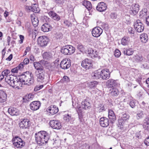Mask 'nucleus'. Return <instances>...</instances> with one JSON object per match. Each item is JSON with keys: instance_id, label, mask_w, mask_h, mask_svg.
<instances>
[{"instance_id": "nucleus-45", "label": "nucleus", "mask_w": 149, "mask_h": 149, "mask_svg": "<svg viewBox=\"0 0 149 149\" xmlns=\"http://www.w3.org/2000/svg\"><path fill=\"white\" fill-rule=\"evenodd\" d=\"M55 65L54 64L49 63L47 66V69L51 71H53L55 68Z\"/></svg>"}, {"instance_id": "nucleus-5", "label": "nucleus", "mask_w": 149, "mask_h": 149, "mask_svg": "<svg viewBox=\"0 0 149 149\" xmlns=\"http://www.w3.org/2000/svg\"><path fill=\"white\" fill-rule=\"evenodd\" d=\"M49 42V39L47 36H45L39 37L37 39L38 45L42 48L46 47Z\"/></svg>"}, {"instance_id": "nucleus-32", "label": "nucleus", "mask_w": 149, "mask_h": 149, "mask_svg": "<svg viewBox=\"0 0 149 149\" xmlns=\"http://www.w3.org/2000/svg\"><path fill=\"white\" fill-rule=\"evenodd\" d=\"M98 83V82L95 81L89 82L87 83V86L91 88H93L96 86Z\"/></svg>"}, {"instance_id": "nucleus-12", "label": "nucleus", "mask_w": 149, "mask_h": 149, "mask_svg": "<svg viewBox=\"0 0 149 149\" xmlns=\"http://www.w3.org/2000/svg\"><path fill=\"white\" fill-rule=\"evenodd\" d=\"M101 78L104 80H107L108 79L110 75V72L108 69H104L100 72Z\"/></svg>"}, {"instance_id": "nucleus-43", "label": "nucleus", "mask_w": 149, "mask_h": 149, "mask_svg": "<svg viewBox=\"0 0 149 149\" xmlns=\"http://www.w3.org/2000/svg\"><path fill=\"white\" fill-rule=\"evenodd\" d=\"M145 113L143 111H140L137 114L136 117L137 119H141L144 117Z\"/></svg>"}, {"instance_id": "nucleus-7", "label": "nucleus", "mask_w": 149, "mask_h": 149, "mask_svg": "<svg viewBox=\"0 0 149 149\" xmlns=\"http://www.w3.org/2000/svg\"><path fill=\"white\" fill-rule=\"evenodd\" d=\"M134 26L135 30L139 33L143 32L144 29V26L140 20L138 19L134 23Z\"/></svg>"}, {"instance_id": "nucleus-20", "label": "nucleus", "mask_w": 149, "mask_h": 149, "mask_svg": "<svg viewBox=\"0 0 149 149\" xmlns=\"http://www.w3.org/2000/svg\"><path fill=\"white\" fill-rule=\"evenodd\" d=\"M96 8L97 10L99 12L104 11L107 9V6L104 2H101L98 3Z\"/></svg>"}, {"instance_id": "nucleus-6", "label": "nucleus", "mask_w": 149, "mask_h": 149, "mask_svg": "<svg viewBox=\"0 0 149 149\" xmlns=\"http://www.w3.org/2000/svg\"><path fill=\"white\" fill-rule=\"evenodd\" d=\"M14 146L17 148H21L25 146V142L20 138L15 137L12 140Z\"/></svg>"}, {"instance_id": "nucleus-44", "label": "nucleus", "mask_w": 149, "mask_h": 149, "mask_svg": "<svg viewBox=\"0 0 149 149\" xmlns=\"http://www.w3.org/2000/svg\"><path fill=\"white\" fill-rule=\"evenodd\" d=\"M129 115L126 113L124 114L121 117H120L121 119H122L125 122L128 120L129 119Z\"/></svg>"}, {"instance_id": "nucleus-40", "label": "nucleus", "mask_w": 149, "mask_h": 149, "mask_svg": "<svg viewBox=\"0 0 149 149\" xmlns=\"http://www.w3.org/2000/svg\"><path fill=\"white\" fill-rule=\"evenodd\" d=\"M43 57L44 58L49 59L52 57V56L50 52H46L43 54Z\"/></svg>"}, {"instance_id": "nucleus-41", "label": "nucleus", "mask_w": 149, "mask_h": 149, "mask_svg": "<svg viewBox=\"0 0 149 149\" xmlns=\"http://www.w3.org/2000/svg\"><path fill=\"white\" fill-rule=\"evenodd\" d=\"M129 38L128 37H124L121 40V44L123 45H125L128 44Z\"/></svg>"}, {"instance_id": "nucleus-26", "label": "nucleus", "mask_w": 149, "mask_h": 149, "mask_svg": "<svg viewBox=\"0 0 149 149\" xmlns=\"http://www.w3.org/2000/svg\"><path fill=\"white\" fill-rule=\"evenodd\" d=\"M31 17L33 25L35 27L37 26L39 23L38 18L36 17L34 14L31 15Z\"/></svg>"}, {"instance_id": "nucleus-62", "label": "nucleus", "mask_w": 149, "mask_h": 149, "mask_svg": "<svg viewBox=\"0 0 149 149\" xmlns=\"http://www.w3.org/2000/svg\"><path fill=\"white\" fill-rule=\"evenodd\" d=\"M77 49L81 52H82L84 50V47L82 45H79L77 47Z\"/></svg>"}, {"instance_id": "nucleus-38", "label": "nucleus", "mask_w": 149, "mask_h": 149, "mask_svg": "<svg viewBox=\"0 0 149 149\" xmlns=\"http://www.w3.org/2000/svg\"><path fill=\"white\" fill-rule=\"evenodd\" d=\"M96 109L97 111L99 113L105 110L104 105L102 104H99L98 107L96 108Z\"/></svg>"}, {"instance_id": "nucleus-27", "label": "nucleus", "mask_w": 149, "mask_h": 149, "mask_svg": "<svg viewBox=\"0 0 149 149\" xmlns=\"http://www.w3.org/2000/svg\"><path fill=\"white\" fill-rule=\"evenodd\" d=\"M35 68L38 71L40 72L44 70V68L42 65L40 64L38 62H35L33 63Z\"/></svg>"}, {"instance_id": "nucleus-57", "label": "nucleus", "mask_w": 149, "mask_h": 149, "mask_svg": "<svg viewBox=\"0 0 149 149\" xmlns=\"http://www.w3.org/2000/svg\"><path fill=\"white\" fill-rule=\"evenodd\" d=\"M128 31L129 33L131 34H133L134 33V31L133 29L131 27H129L128 28Z\"/></svg>"}, {"instance_id": "nucleus-2", "label": "nucleus", "mask_w": 149, "mask_h": 149, "mask_svg": "<svg viewBox=\"0 0 149 149\" xmlns=\"http://www.w3.org/2000/svg\"><path fill=\"white\" fill-rule=\"evenodd\" d=\"M35 137L36 142L38 144L41 146L48 142L50 136L46 132L41 131L35 133Z\"/></svg>"}, {"instance_id": "nucleus-29", "label": "nucleus", "mask_w": 149, "mask_h": 149, "mask_svg": "<svg viewBox=\"0 0 149 149\" xmlns=\"http://www.w3.org/2000/svg\"><path fill=\"white\" fill-rule=\"evenodd\" d=\"M28 9L35 13H38L40 12L39 8L38 7V6L36 4H34L32 6L28 7Z\"/></svg>"}, {"instance_id": "nucleus-46", "label": "nucleus", "mask_w": 149, "mask_h": 149, "mask_svg": "<svg viewBox=\"0 0 149 149\" xmlns=\"http://www.w3.org/2000/svg\"><path fill=\"white\" fill-rule=\"evenodd\" d=\"M55 38L57 40H60L63 38V34L61 33H57L55 36Z\"/></svg>"}, {"instance_id": "nucleus-42", "label": "nucleus", "mask_w": 149, "mask_h": 149, "mask_svg": "<svg viewBox=\"0 0 149 149\" xmlns=\"http://www.w3.org/2000/svg\"><path fill=\"white\" fill-rule=\"evenodd\" d=\"M123 52L125 54L130 56L133 54L134 52L132 50V49H129L124 50Z\"/></svg>"}, {"instance_id": "nucleus-53", "label": "nucleus", "mask_w": 149, "mask_h": 149, "mask_svg": "<svg viewBox=\"0 0 149 149\" xmlns=\"http://www.w3.org/2000/svg\"><path fill=\"white\" fill-rule=\"evenodd\" d=\"M10 72V71L9 70L6 69L4 70L2 72V74L4 76H6Z\"/></svg>"}, {"instance_id": "nucleus-33", "label": "nucleus", "mask_w": 149, "mask_h": 149, "mask_svg": "<svg viewBox=\"0 0 149 149\" xmlns=\"http://www.w3.org/2000/svg\"><path fill=\"white\" fill-rule=\"evenodd\" d=\"M34 95L32 94H29L25 97L23 98V100L24 102H27L31 100L33 98Z\"/></svg>"}, {"instance_id": "nucleus-61", "label": "nucleus", "mask_w": 149, "mask_h": 149, "mask_svg": "<svg viewBox=\"0 0 149 149\" xmlns=\"http://www.w3.org/2000/svg\"><path fill=\"white\" fill-rule=\"evenodd\" d=\"M29 62V60L28 58H25L23 61V64L24 65H27L28 64Z\"/></svg>"}, {"instance_id": "nucleus-60", "label": "nucleus", "mask_w": 149, "mask_h": 149, "mask_svg": "<svg viewBox=\"0 0 149 149\" xmlns=\"http://www.w3.org/2000/svg\"><path fill=\"white\" fill-rule=\"evenodd\" d=\"M24 64H23V62L21 63L18 66H17V68L19 70H22V69L24 67Z\"/></svg>"}, {"instance_id": "nucleus-25", "label": "nucleus", "mask_w": 149, "mask_h": 149, "mask_svg": "<svg viewBox=\"0 0 149 149\" xmlns=\"http://www.w3.org/2000/svg\"><path fill=\"white\" fill-rule=\"evenodd\" d=\"M7 94L3 90H0V102H4L6 101Z\"/></svg>"}, {"instance_id": "nucleus-64", "label": "nucleus", "mask_w": 149, "mask_h": 149, "mask_svg": "<svg viewBox=\"0 0 149 149\" xmlns=\"http://www.w3.org/2000/svg\"><path fill=\"white\" fill-rule=\"evenodd\" d=\"M18 69L16 67L15 68H13L11 70V72L13 73H17L18 72Z\"/></svg>"}, {"instance_id": "nucleus-31", "label": "nucleus", "mask_w": 149, "mask_h": 149, "mask_svg": "<svg viewBox=\"0 0 149 149\" xmlns=\"http://www.w3.org/2000/svg\"><path fill=\"white\" fill-rule=\"evenodd\" d=\"M101 72H99L98 70L95 71L91 74L92 76L94 79H99L101 77Z\"/></svg>"}, {"instance_id": "nucleus-8", "label": "nucleus", "mask_w": 149, "mask_h": 149, "mask_svg": "<svg viewBox=\"0 0 149 149\" xmlns=\"http://www.w3.org/2000/svg\"><path fill=\"white\" fill-rule=\"evenodd\" d=\"M17 80V78L16 77L12 75H9L7 76L5 79L6 82L12 87H13V84H14V82H15V80Z\"/></svg>"}, {"instance_id": "nucleus-3", "label": "nucleus", "mask_w": 149, "mask_h": 149, "mask_svg": "<svg viewBox=\"0 0 149 149\" xmlns=\"http://www.w3.org/2000/svg\"><path fill=\"white\" fill-rule=\"evenodd\" d=\"M91 105L89 102L86 100H85L81 103V105L78 106V108L77 109V111L79 116V118L81 122H82L83 120V114L82 109H90Z\"/></svg>"}, {"instance_id": "nucleus-59", "label": "nucleus", "mask_w": 149, "mask_h": 149, "mask_svg": "<svg viewBox=\"0 0 149 149\" xmlns=\"http://www.w3.org/2000/svg\"><path fill=\"white\" fill-rule=\"evenodd\" d=\"M20 40L19 41L20 44H22L23 43V41L24 39V36L22 35H20L19 36Z\"/></svg>"}, {"instance_id": "nucleus-10", "label": "nucleus", "mask_w": 149, "mask_h": 149, "mask_svg": "<svg viewBox=\"0 0 149 149\" xmlns=\"http://www.w3.org/2000/svg\"><path fill=\"white\" fill-rule=\"evenodd\" d=\"M103 32L102 29L99 27L94 28L92 31V36L95 37H98L100 36Z\"/></svg>"}, {"instance_id": "nucleus-54", "label": "nucleus", "mask_w": 149, "mask_h": 149, "mask_svg": "<svg viewBox=\"0 0 149 149\" xmlns=\"http://www.w3.org/2000/svg\"><path fill=\"white\" fill-rule=\"evenodd\" d=\"M124 122L125 121L123 120L122 119H121V118L119 117L118 120V127H120L121 125H123L124 124Z\"/></svg>"}, {"instance_id": "nucleus-21", "label": "nucleus", "mask_w": 149, "mask_h": 149, "mask_svg": "<svg viewBox=\"0 0 149 149\" xmlns=\"http://www.w3.org/2000/svg\"><path fill=\"white\" fill-rule=\"evenodd\" d=\"M48 14L50 17L55 21L58 22L61 19L60 16L54 11H50L48 12Z\"/></svg>"}, {"instance_id": "nucleus-37", "label": "nucleus", "mask_w": 149, "mask_h": 149, "mask_svg": "<svg viewBox=\"0 0 149 149\" xmlns=\"http://www.w3.org/2000/svg\"><path fill=\"white\" fill-rule=\"evenodd\" d=\"M119 93L118 90L116 88H113L110 93V95L113 97L117 96Z\"/></svg>"}, {"instance_id": "nucleus-1", "label": "nucleus", "mask_w": 149, "mask_h": 149, "mask_svg": "<svg viewBox=\"0 0 149 149\" xmlns=\"http://www.w3.org/2000/svg\"><path fill=\"white\" fill-rule=\"evenodd\" d=\"M34 81L33 74L31 72L26 71L20 76L19 80L17 79V80H15L12 87L19 89L20 87L22 86V82H24V84L30 86L33 84Z\"/></svg>"}, {"instance_id": "nucleus-36", "label": "nucleus", "mask_w": 149, "mask_h": 149, "mask_svg": "<svg viewBox=\"0 0 149 149\" xmlns=\"http://www.w3.org/2000/svg\"><path fill=\"white\" fill-rule=\"evenodd\" d=\"M148 12L147 9L146 8H143L141 11H140L139 13V16L140 18H142L147 15Z\"/></svg>"}, {"instance_id": "nucleus-11", "label": "nucleus", "mask_w": 149, "mask_h": 149, "mask_svg": "<svg viewBox=\"0 0 149 149\" xmlns=\"http://www.w3.org/2000/svg\"><path fill=\"white\" fill-rule=\"evenodd\" d=\"M38 82L42 83L45 81V72L44 70L38 72L36 74Z\"/></svg>"}, {"instance_id": "nucleus-51", "label": "nucleus", "mask_w": 149, "mask_h": 149, "mask_svg": "<svg viewBox=\"0 0 149 149\" xmlns=\"http://www.w3.org/2000/svg\"><path fill=\"white\" fill-rule=\"evenodd\" d=\"M41 19L44 22H47L49 21V18L47 16L43 15L41 17Z\"/></svg>"}, {"instance_id": "nucleus-15", "label": "nucleus", "mask_w": 149, "mask_h": 149, "mask_svg": "<svg viewBox=\"0 0 149 149\" xmlns=\"http://www.w3.org/2000/svg\"><path fill=\"white\" fill-rule=\"evenodd\" d=\"M41 104L40 102L39 101H36L33 102L30 104V109L32 110H36L39 109Z\"/></svg>"}, {"instance_id": "nucleus-9", "label": "nucleus", "mask_w": 149, "mask_h": 149, "mask_svg": "<svg viewBox=\"0 0 149 149\" xmlns=\"http://www.w3.org/2000/svg\"><path fill=\"white\" fill-rule=\"evenodd\" d=\"M49 124L53 129L58 130L61 128V123L58 120H51L50 121Z\"/></svg>"}, {"instance_id": "nucleus-4", "label": "nucleus", "mask_w": 149, "mask_h": 149, "mask_svg": "<svg viewBox=\"0 0 149 149\" xmlns=\"http://www.w3.org/2000/svg\"><path fill=\"white\" fill-rule=\"evenodd\" d=\"M61 52L65 55H69L74 53V48L71 45H67L62 47Z\"/></svg>"}, {"instance_id": "nucleus-56", "label": "nucleus", "mask_w": 149, "mask_h": 149, "mask_svg": "<svg viewBox=\"0 0 149 149\" xmlns=\"http://www.w3.org/2000/svg\"><path fill=\"white\" fill-rule=\"evenodd\" d=\"M136 102L133 100L131 101L130 103V106L132 108H134L136 106Z\"/></svg>"}, {"instance_id": "nucleus-14", "label": "nucleus", "mask_w": 149, "mask_h": 149, "mask_svg": "<svg viewBox=\"0 0 149 149\" xmlns=\"http://www.w3.org/2000/svg\"><path fill=\"white\" fill-rule=\"evenodd\" d=\"M82 67L86 69H89L93 66L91 60L86 59L83 61L81 63Z\"/></svg>"}, {"instance_id": "nucleus-50", "label": "nucleus", "mask_w": 149, "mask_h": 149, "mask_svg": "<svg viewBox=\"0 0 149 149\" xmlns=\"http://www.w3.org/2000/svg\"><path fill=\"white\" fill-rule=\"evenodd\" d=\"M64 120L68 122L71 119V116L70 115L67 114L64 116L63 118Z\"/></svg>"}, {"instance_id": "nucleus-16", "label": "nucleus", "mask_w": 149, "mask_h": 149, "mask_svg": "<svg viewBox=\"0 0 149 149\" xmlns=\"http://www.w3.org/2000/svg\"><path fill=\"white\" fill-rule=\"evenodd\" d=\"M139 6L138 4H133L130 8V13L131 15H136L139 10Z\"/></svg>"}, {"instance_id": "nucleus-34", "label": "nucleus", "mask_w": 149, "mask_h": 149, "mask_svg": "<svg viewBox=\"0 0 149 149\" xmlns=\"http://www.w3.org/2000/svg\"><path fill=\"white\" fill-rule=\"evenodd\" d=\"M140 38L141 41L143 43H146L148 39V35L146 33L142 34L140 36Z\"/></svg>"}, {"instance_id": "nucleus-63", "label": "nucleus", "mask_w": 149, "mask_h": 149, "mask_svg": "<svg viewBox=\"0 0 149 149\" xmlns=\"http://www.w3.org/2000/svg\"><path fill=\"white\" fill-rule=\"evenodd\" d=\"M144 143L146 145H149V136L145 140Z\"/></svg>"}, {"instance_id": "nucleus-58", "label": "nucleus", "mask_w": 149, "mask_h": 149, "mask_svg": "<svg viewBox=\"0 0 149 149\" xmlns=\"http://www.w3.org/2000/svg\"><path fill=\"white\" fill-rule=\"evenodd\" d=\"M110 17L112 19H116L117 17V15L116 13H112L110 15Z\"/></svg>"}, {"instance_id": "nucleus-22", "label": "nucleus", "mask_w": 149, "mask_h": 149, "mask_svg": "<svg viewBox=\"0 0 149 149\" xmlns=\"http://www.w3.org/2000/svg\"><path fill=\"white\" fill-rule=\"evenodd\" d=\"M100 125L102 127H107L109 124V121L108 119L105 117L101 118L100 120Z\"/></svg>"}, {"instance_id": "nucleus-48", "label": "nucleus", "mask_w": 149, "mask_h": 149, "mask_svg": "<svg viewBox=\"0 0 149 149\" xmlns=\"http://www.w3.org/2000/svg\"><path fill=\"white\" fill-rule=\"evenodd\" d=\"M64 25L68 27H71L72 26L71 23L68 20H65L63 22Z\"/></svg>"}, {"instance_id": "nucleus-47", "label": "nucleus", "mask_w": 149, "mask_h": 149, "mask_svg": "<svg viewBox=\"0 0 149 149\" xmlns=\"http://www.w3.org/2000/svg\"><path fill=\"white\" fill-rule=\"evenodd\" d=\"M111 123H113L116 120V118L115 115L108 116Z\"/></svg>"}, {"instance_id": "nucleus-24", "label": "nucleus", "mask_w": 149, "mask_h": 149, "mask_svg": "<svg viewBox=\"0 0 149 149\" xmlns=\"http://www.w3.org/2000/svg\"><path fill=\"white\" fill-rule=\"evenodd\" d=\"M52 28V27L51 25L47 23H45L41 27L42 31L44 32H47L50 31Z\"/></svg>"}, {"instance_id": "nucleus-17", "label": "nucleus", "mask_w": 149, "mask_h": 149, "mask_svg": "<svg viewBox=\"0 0 149 149\" xmlns=\"http://www.w3.org/2000/svg\"><path fill=\"white\" fill-rule=\"evenodd\" d=\"M88 52L89 56L93 58H96L99 59L100 58V56L98 55V52L95 50L94 51L92 48L88 49Z\"/></svg>"}, {"instance_id": "nucleus-39", "label": "nucleus", "mask_w": 149, "mask_h": 149, "mask_svg": "<svg viewBox=\"0 0 149 149\" xmlns=\"http://www.w3.org/2000/svg\"><path fill=\"white\" fill-rule=\"evenodd\" d=\"M134 61L137 62L141 61L143 58L142 56L140 55L136 54L133 57Z\"/></svg>"}, {"instance_id": "nucleus-35", "label": "nucleus", "mask_w": 149, "mask_h": 149, "mask_svg": "<svg viewBox=\"0 0 149 149\" xmlns=\"http://www.w3.org/2000/svg\"><path fill=\"white\" fill-rule=\"evenodd\" d=\"M82 4L84 6H85L88 10L91 9L92 6L91 4L89 1H83Z\"/></svg>"}, {"instance_id": "nucleus-30", "label": "nucleus", "mask_w": 149, "mask_h": 149, "mask_svg": "<svg viewBox=\"0 0 149 149\" xmlns=\"http://www.w3.org/2000/svg\"><path fill=\"white\" fill-rule=\"evenodd\" d=\"M106 86L109 88L115 86L116 85V80L111 79L108 80L106 83Z\"/></svg>"}, {"instance_id": "nucleus-28", "label": "nucleus", "mask_w": 149, "mask_h": 149, "mask_svg": "<svg viewBox=\"0 0 149 149\" xmlns=\"http://www.w3.org/2000/svg\"><path fill=\"white\" fill-rule=\"evenodd\" d=\"M143 126L145 130H149V117H147L144 119Z\"/></svg>"}, {"instance_id": "nucleus-52", "label": "nucleus", "mask_w": 149, "mask_h": 149, "mask_svg": "<svg viewBox=\"0 0 149 149\" xmlns=\"http://www.w3.org/2000/svg\"><path fill=\"white\" fill-rule=\"evenodd\" d=\"M114 55L115 57H119L121 55V53L118 49H116L114 52Z\"/></svg>"}, {"instance_id": "nucleus-18", "label": "nucleus", "mask_w": 149, "mask_h": 149, "mask_svg": "<svg viewBox=\"0 0 149 149\" xmlns=\"http://www.w3.org/2000/svg\"><path fill=\"white\" fill-rule=\"evenodd\" d=\"M58 111V107L54 105H52L49 106L47 110V111L51 115H53L56 114Z\"/></svg>"}, {"instance_id": "nucleus-19", "label": "nucleus", "mask_w": 149, "mask_h": 149, "mask_svg": "<svg viewBox=\"0 0 149 149\" xmlns=\"http://www.w3.org/2000/svg\"><path fill=\"white\" fill-rule=\"evenodd\" d=\"M71 66V63L68 62V60L63 59L61 62L60 64L61 68L63 69L68 68Z\"/></svg>"}, {"instance_id": "nucleus-23", "label": "nucleus", "mask_w": 149, "mask_h": 149, "mask_svg": "<svg viewBox=\"0 0 149 149\" xmlns=\"http://www.w3.org/2000/svg\"><path fill=\"white\" fill-rule=\"evenodd\" d=\"M8 113L11 116H18L19 114V111L17 108L10 107L8 110Z\"/></svg>"}, {"instance_id": "nucleus-55", "label": "nucleus", "mask_w": 149, "mask_h": 149, "mask_svg": "<svg viewBox=\"0 0 149 149\" xmlns=\"http://www.w3.org/2000/svg\"><path fill=\"white\" fill-rule=\"evenodd\" d=\"M54 1L58 5L62 4L64 2V0H54Z\"/></svg>"}, {"instance_id": "nucleus-49", "label": "nucleus", "mask_w": 149, "mask_h": 149, "mask_svg": "<svg viewBox=\"0 0 149 149\" xmlns=\"http://www.w3.org/2000/svg\"><path fill=\"white\" fill-rule=\"evenodd\" d=\"M61 81L62 83L67 82L70 81V79L68 77L64 76Z\"/></svg>"}, {"instance_id": "nucleus-13", "label": "nucleus", "mask_w": 149, "mask_h": 149, "mask_svg": "<svg viewBox=\"0 0 149 149\" xmlns=\"http://www.w3.org/2000/svg\"><path fill=\"white\" fill-rule=\"evenodd\" d=\"M29 120L27 119H22V120L19 123V126L20 128L26 129L28 128L29 126Z\"/></svg>"}]
</instances>
